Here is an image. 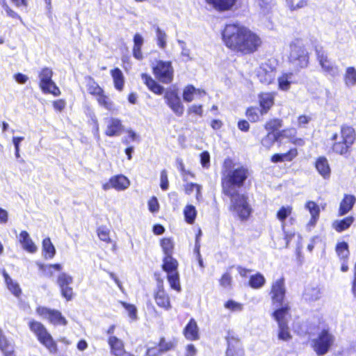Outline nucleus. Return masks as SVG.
I'll return each instance as SVG.
<instances>
[{"label": "nucleus", "instance_id": "25", "mask_svg": "<svg viewBox=\"0 0 356 356\" xmlns=\"http://www.w3.org/2000/svg\"><path fill=\"white\" fill-rule=\"evenodd\" d=\"M205 95V92L200 89L195 88L192 85H188L184 88L183 99L186 102H191L195 96L202 97Z\"/></svg>", "mask_w": 356, "mask_h": 356}, {"label": "nucleus", "instance_id": "50", "mask_svg": "<svg viewBox=\"0 0 356 356\" xmlns=\"http://www.w3.org/2000/svg\"><path fill=\"white\" fill-rule=\"evenodd\" d=\"M156 36L157 40V45L162 49H164L166 47V40L167 35L161 30L159 27L156 28Z\"/></svg>", "mask_w": 356, "mask_h": 356}, {"label": "nucleus", "instance_id": "55", "mask_svg": "<svg viewBox=\"0 0 356 356\" xmlns=\"http://www.w3.org/2000/svg\"><path fill=\"white\" fill-rule=\"evenodd\" d=\"M286 4L291 11H294L307 6V1L299 0L296 3H294L293 0H287Z\"/></svg>", "mask_w": 356, "mask_h": 356}, {"label": "nucleus", "instance_id": "33", "mask_svg": "<svg viewBox=\"0 0 356 356\" xmlns=\"http://www.w3.org/2000/svg\"><path fill=\"white\" fill-rule=\"evenodd\" d=\"M343 82L345 86L351 88L356 86V68L354 67H348L343 74Z\"/></svg>", "mask_w": 356, "mask_h": 356}, {"label": "nucleus", "instance_id": "51", "mask_svg": "<svg viewBox=\"0 0 356 356\" xmlns=\"http://www.w3.org/2000/svg\"><path fill=\"white\" fill-rule=\"evenodd\" d=\"M99 238L107 243H111L110 230L105 226L99 227L97 230Z\"/></svg>", "mask_w": 356, "mask_h": 356}, {"label": "nucleus", "instance_id": "20", "mask_svg": "<svg viewBox=\"0 0 356 356\" xmlns=\"http://www.w3.org/2000/svg\"><path fill=\"white\" fill-rule=\"evenodd\" d=\"M156 304L165 310H170L172 308L169 295L165 291L163 284H159L154 293Z\"/></svg>", "mask_w": 356, "mask_h": 356}, {"label": "nucleus", "instance_id": "54", "mask_svg": "<svg viewBox=\"0 0 356 356\" xmlns=\"http://www.w3.org/2000/svg\"><path fill=\"white\" fill-rule=\"evenodd\" d=\"M121 305L126 309L131 320L135 321L137 319V308L135 305L127 303L125 302H120Z\"/></svg>", "mask_w": 356, "mask_h": 356}, {"label": "nucleus", "instance_id": "48", "mask_svg": "<svg viewBox=\"0 0 356 356\" xmlns=\"http://www.w3.org/2000/svg\"><path fill=\"white\" fill-rule=\"evenodd\" d=\"M278 339L282 341H287L291 339L288 323L278 325Z\"/></svg>", "mask_w": 356, "mask_h": 356}, {"label": "nucleus", "instance_id": "44", "mask_svg": "<svg viewBox=\"0 0 356 356\" xmlns=\"http://www.w3.org/2000/svg\"><path fill=\"white\" fill-rule=\"evenodd\" d=\"M185 220L188 224H193L197 216V210L193 205L188 204L184 209Z\"/></svg>", "mask_w": 356, "mask_h": 356}, {"label": "nucleus", "instance_id": "61", "mask_svg": "<svg viewBox=\"0 0 356 356\" xmlns=\"http://www.w3.org/2000/svg\"><path fill=\"white\" fill-rule=\"evenodd\" d=\"M160 186L163 191H166L168 188V173L165 170H163L161 172L160 177Z\"/></svg>", "mask_w": 356, "mask_h": 356}, {"label": "nucleus", "instance_id": "13", "mask_svg": "<svg viewBox=\"0 0 356 356\" xmlns=\"http://www.w3.org/2000/svg\"><path fill=\"white\" fill-rule=\"evenodd\" d=\"M317 59L323 72L327 75L334 77L339 74L338 67L330 60L323 49H316Z\"/></svg>", "mask_w": 356, "mask_h": 356}, {"label": "nucleus", "instance_id": "42", "mask_svg": "<svg viewBox=\"0 0 356 356\" xmlns=\"http://www.w3.org/2000/svg\"><path fill=\"white\" fill-rule=\"evenodd\" d=\"M297 150L296 149H291L285 154H275L271 157V161L273 163H277L280 161H291L293 158L297 156Z\"/></svg>", "mask_w": 356, "mask_h": 356}, {"label": "nucleus", "instance_id": "14", "mask_svg": "<svg viewBox=\"0 0 356 356\" xmlns=\"http://www.w3.org/2000/svg\"><path fill=\"white\" fill-rule=\"evenodd\" d=\"M257 74L261 83L269 85L275 80L276 75L275 67L270 61L261 63L257 71Z\"/></svg>", "mask_w": 356, "mask_h": 356}, {"label": "nucleus", "instance_id": "7", "mask_svg": "<svg viewBox=\"0 0 356 356\" xmlns=\"http://www.w3.org/2000/svg\"><path fill=\"white\" fill-rule=\"evenodd\" d=\"M53 71L50 67H44L38 72L39 86L43 93L51 94L55 97L60 95V89L52 80Z\"/></svg>", "mask_w": 356, "mask_h": 356}, {"label": "nucleus", "instance_id": "11", "mask_svg": "<svg viewBox=\"0 0 356 356\" xmlns=\"http://www.w3.org/2000/svg\"><path fill=\"white\" fill-rule=\"evenodd\" d=\"M270 294L273 306L278 307L284 302L286 287L283 277H280L272 283Z\"/></svg>", "mask_w": 356, "mask_h": 356}, {"label": "nucleus", "instance_id": "24", "mask_svg": "<svg viewBox=\"0 0 356 356\" xmlns=\"http://www.w3.org/2000/svg\"><path fill=\"white\" fill-rule=\"evenodd\" d=\"M111 353L115 356H123L125 354L124 343L122 340L115 336H111L108 339Z\"/></svg>", "mask_w": 356, "mask_h": 356}, {"label": "nucleus", "instance_id": "36", "mask_svg": "<svg viewBox=\"0 0 356 356\" xmlns=\"http://www.w3.org/2000/svg\"><path fill=\"white\" fill-rule=\"evenodd\" d=\"M111 74L113 79L115 88L119 91L122 90L124 84L122 72L119 68H115L111 71Z\"/></svg>", "mask_w": 356, "mask_h": 356}, {"label": "nucleus", "instance_id": "1", "mask_svg": "<svg viewBox=\"0 0 356 356\" xmlns=\"http://www.w3.org/2000/svg\"><path fill=\"white\" fill-rule=\"evenodd\" d=\"M222 40L229 49L242 55L254 53L261 44V40L257 33L238 23L225 26Z\"/></svg>", "mask_w": 356, "mask_h": 356}, {"label": "nucleus", "instance_id": "8", "mask_svg": "<svg viewBox=\"0 0 356 356\" xmlns=\"http://www.w3.org/2000/svg\"><path fill=\"white\" fill-rule=\"evenodd\" d=\"M30 330L36 335L38 341L51 353L57 350L56 344L45 327L40 322L31 321L29 323Z\"/></svg>", "mask_w": 356, "mask_h": 356}, {"label": "nucleus", "instance_id": "10", "mask_svg": "<svg viewBox=\"0 0 356 356\" xmlns=\"http://www.w3.org/2000/svg\"><path fill=\"white\" fill-rule=\"evenodd\" d=\"M36 313L41 318L47 319L49 323L55 325H66L67 323L65 318L58 310L39 306L36 309Z\"/></svg>", "mask_w": 356, "mask_h": 356}, {"label": "nucleus", "instance_id": "5", "mask_svg": "<svg viewBox=\"0 0 356 356\" xmlns=\"http://www.w3.org/2000/svg\"><path fill=\"white\" fill-rule=\"evenodd\" d=\"M334 141L332 150L339 154H346L355 140V130L349 126H342L339 134H334L332 138Z\"/></svg>", "mask_w": 356, "mask_h": 356}, {"label": "nucleus", "instance_id": "28", "mask_svg": "<svg viewBox=\"0 0 356 356\" xmlns=\"http://www.w3.org/2000/svg\"><path fill=\"white\" fill-rule=\"evenodd\" d=\"M305 208L309 211L311 215V219L308 222V225L313 227L316 224L319 218L320 208L318 205L313 201H308L305 204Z\"/></svg>", "mask_w": 356, "mask_h": 356}, {"label": "nucleus", "instance_id": "52", "mask_svg": "<svg viewBox=\"0 0 356 356\" xmlns=\"http://www.w3.org/2000/svg\"><path fill=\"white\" fill-rule=\"evenodd\" d=\"M246 115L249 120L253 122L259 121L262 115L260 113V109L255 107L249 108L246 111Z\"/></svg>", "mask_w": 356, "mask_h": 356}, {"label": "nucleus", "instance_id": "22", "mask_svg": "<svg viewBox=\"0 0 356 356\" xmlns=\"http://www.w3.org/2000/svg\"><path fill=\"white\" fill-rule=\"evenodd\" d=\"M19 241L23 249L29 253H35L38 250L37 245L31 238L26 231H22L19 235Z\"/></svg>", "mask_w": 356, "mask_h": 356}, {"label": "nucleus", "instance_id": "35", "mask_svg": "<svg viewBox=\"0 0 356 356\" xmlns=\"http://www.w3.org/2000/svg\"><path fill=\"white\" fill-rule=\"evenodd\" d=\"M163 270L166 272L167 275L174 271H178V262L172 255L165 256L163 259Z\"/></svg>", "mask_w": 356, "mask_h": 356}, {"label": "nucleus", "instance_id": "63", "mask_svg": "<svg viewBox=\"0 0 356 356\" xmlns=\"http://www.w3.org/2000/svg\"><path fill=\"white\" fill-rule=\"evenodd\" d=\"M159 346L161 353H163L172 349L174 346V343L171 341H166L165 339H162L160 341Z\"/></svg>", "mask_w": 356, "mask_h": 356}, {"label": "nucleus", "instance_id": "29", "mask_svg": "<svg viewBox=\"0 0 356 356\" xmlns=\"http://www.w3.org/2000/svg\"><path fill=\"white\" fill-rule=\"evenodd\" d=\"M0 350L4 356H15L14 346L3 334L0 330Z\"/></svg>", "mask_w": 356, "mask_h": 356}, {"label": "nucleus", "instance_id": "21", "mask_svg": "<svg viewBox=\"0 0 356 356\" xmlns=\"http://www.w3.org/2000/svg\"><path fill=\"white\" fill-rule=\"evenodd\" d=\"M207 3L219 12L231 10L237 0H205Z\"/></svg>", "mask_w": 356, "mask_h": 356}, {"label": "nucleus", "instance_id": "46", "mask_svg": "<svg viewBox=\"0 0 356 356\" xmlns=\"http://www.w3.org/2000/svg\"><path fill=\"white\" fill-rule=\"evenodd\" d=\"M278 138V134L275 132L268 134L261 140V145L267 149H269Z\"/></svg>", "mask_w": 356, "mask_h": 356}, {"label": "nucleus", "instance_id": "60", "mask_svg": "<svg viewBox=\"0 0 356 356\" xmlns=\"http://www.w3.org/2000/svg\"><path fill=\"white\" fill-rule=\"evenodd\" d=\"M148 209L151 213H156L159 211L160 206L157 198L154 196L152 197L148 201Z\"/></svg>", "mask_w": 356, "mask_h": 356}, {"label": "nucleus", "instance_id": "4", "mask_svg": "<svg viewBox=\"0 0 356 356\" xmlns=\"http://www.w3.org/2000/svg\"><path fill=\"white\" fill-rule=\"evenodd\" d=\"M309 60V53L305 49L302 40H294L290 44L289 62L295 71L308 66Z\"/></svg>", "mask_w": 356, "mask_h": 356}, {"label": "nucleus", "instance_id": "53", "mask_svg": "<svg viewBox=\"0 0 356 356\" xmlns=\"http://www.w3.org/2000/svg\"><path fill=\"white\" fill-rule=\"evenodd\" d=\"M282 127V121L279 119H272L265 124V129L269 132H275Z\"/></svg>", "mask_w": 356, "mask_h": 356}, {"label": "nucleus", "instance_id": "59", "mask_svg": "<svg viewBox=\"0 0 356 356\" xmlns=\"http://www.w3.org/2000/svg\"><path fill=\"white\" fill-rule=\"evenodd\" d=\"M225 307L232 312H240L243 309V305L229 300L225 302Z\"/></svg>", "mask_w": 356, "mask_h": 356}, {"label": "nucleus", "instance_id": "34", "mask_svg": "<svg viewBox=\"0 0 356 356\" xmlns=\"http://www.w3.org/2000/svg\"><path fill=\"white\" fill-rule=\"evenodd\" d=\"M321 290L318 286H308L305 288L303 298L305 300L313 302L318 300L321 297Z\"/></svg>", "mask_w": 356, "mask_h": 356}, {"label": "nucleus", "instance_id": "17", "mask_svg": "<svg viewBox=\"0 0 356 356\" xmlns=\"http://www.w3.org/2000/svg\"><path fill=\"white\" fill-rule=\"evenodd\" d=\"M106 124L105 134L109 137L120 136L123 130V125L120 119L116 118H104Z\"/></svg>", "mask_w": 356, "mask_h": 356}, {"label": "nucleus", "instance_id": "56", "mask_svg": "<svg viewBox=\"0 0 356 356\" xmlns=\"http://www.w3.org/2000/svg\"><path fill=\"white\" fill-rule=\"evenodd\" d=\"M161 245L165 256L171 255L173 250V243L170 238H163Z\"/></svg>", "mask_w": 356, "mask_h": 356}, {"label": "nucleus", "instance_id": "30", "mask_svg": "<svg viewBox=\"0 0 356 356\" xmlns=\"http://www.w3.org/2000/svg\"><path fill=\"white\" fill-rule=\"evenodd\" d=\"M356 198L354 195H346L340 203L339 215L343 216L350 211L355 204Z\"/></svg>", "mask_w": 356, "mask_h": 356}, {"label": "nucleus", "instance_id": "62", "mask_svg": "<svg viewBox=\"0 0 356 356\" xmlns=\"http://www.w3.org/2000/svg\"><path fill=\"white\" fill-rule=\"evenodd\" d=\"M177 42L180 48L181 49V56L186 58L187 60H190L191 58L190 56L191 51L188 48H187L186 42L180 40H179Z\"/></svg>", "mask_w": 356, "mask_h": 356}, {"label": "nucleus", "instance_id": "41", "mask_svg": "<svg viewBox=\"0 0 356 356\" xmlns=\"http://www.w3.org/2000/svg\"><path fill=\"white\" fill-rule=\"evenodd\" d=\"M335 251L340 261L348 260L350 252L348 245L346 242L338 243L336 245Z\"/></svg>", "mask_w": 356, "mask_h": 356}, {"label": "nucleus", "instance_id": "23", "mask_svg": "<svg viewBox=\"0 0 356 356\" xmlns=\"http://www.w3.org/2000/svg\"><path fill=\"white\" fill-rule=\"evenodd\" d=\"M277 307L278 308L273 313V318L278 325L288 323L287 316L290 309L289 304L283 302L282 305Z\"/></svg>", "mask_w": 356, "mask_h": 356}, {"label": "nucleus", "instance_id": "15", "mask_svg": "<svg viewBox=\"0 0 356 356\" xmlns=\"http://www.w3.org/2000/svg\"><path fill=\"white\" fill-rule=\"evenodd\" d=\"M129 186V179L122 175H118L111 177L108 182L102 185V188L104 191L114 188L116 191H122L128 188Z\"/></svg>", "mask_w": 356, "mask_h": 356}, {"label": "nucleus", "instance_id": "26", "mask_svg": "<svg viewBox=\"0 0 356 356\" xmlns=\"http://www.w3.org/2000/svg\"><path fill=\"white\" fill-rule=\"evenodd\" d=\"M294 75L291 72H284L277 79L278 88L282 91H287L290 89L291 85L293 83Z\"/></svg>", "mask_w": 356, "mask_h": 356}, {"label": "nucleus", "instance_id": "9", "mask_svg": "<svg viewBox=\"0 0 356 356\" xmlns=\"http://www.w3.org/2000/svg\"><path fill=\"white\" fill-rule=\"evenodd\" d=\"M153 72L156 79L163 83H170L173 79L174 70L170 61H158Z\"/></svg>", "mask_w": 356, "mask_h": 356}, {"label": "nucleus", "instance_id": "19", "mask_svg": "<svg viewBox=\"0 0 356 356\" xmlns=\"http://www.w3.org/2000/svg\"><path fill=\"white\" fill-rule=\"evenodd\" d=\"M276 93L274 92H263L259 94L258 99L261 115L266 114L274 105Z\"/></svg>", "mask_w": 356, "mask_h": 356}, {"label": "nucleus", "instance_id": "45", "mask_svg": "<svg viewBox=\"0 0 356 356\" xmlns=\"http://www.w3.org/2000/svg\"><path fill=\"white\" fill-rule=\"evenodd\" d=\"M266 282V279L261 273H257L252 275L249 280L250 286L253 289H259L262 287Z\"/></svg>", "mask_w": 356, "mask_h": 356}, {"label": "nucleus", "instance_id": "58", "mask_svg": "<svg viewBox=\"0 0 356 356\" xmlns=\"http://www.w3.org/2000/svg\"><path fill=\"white\" fill-rule=\"evenodd\" d=\"M292 208L291 207H282L277 213V218L282 222L291 213Z\"/></svg>", "mask_w": 356, "mask_h": 356}, {"label": "nucleus", "instance_id": "2", "mask_svg": "<svg viewBox=\"0 0 356 356\" xmlns=\"http://www.w3.org/2000/svg\"><path fill=\"white\" fill-rule=\"evenodd\" d=\"M250 175L249 170L243 165L225 166L222 171L221 184L224 194H231L242 187Z\"/></svg>", "mask_w": 356, "mask_h": 356}, {"label": "nucleus", "instance_id": "40", "mask_svg": "<svg viewBox=\"0 0 356 356\" xmlns=\"http://www.w3.org/2000/svg\"><path fill=\"white\" fill-rule=\"evenodd\" d=\"M42 252L45 259H52L56 254V249L49 238L42 241Z\"/></svg>", "mask_w": 356, "mask_h": 356}, {"label": "nucleus", "instance_id": "12", "mask_svg": "<svg viewBox=\"0 0 356 356\" xmlns=\"http://www.w3.org/2000/svg\"><path fill=\"white\" fill-rule=\"evenodd\" d=\"M74 279L70 274L63 272L58 275L57 284L58 285L61 296L69 301L73 298V289L70 285L73 283Z\"/></svg>", "mask_w": 356, "mask_h": 356}, {"label": "nucleus", "instance_id": "6", "mask_svg": "<svg viewBox=\"0 0 356 356\" xmlns=\"http://www.w3.org/2000/svg\"><path fill=\"white\" fill-rule=\"evenodd\" d=\"M334 341L335 337L334 334L329 329L324 328L315 339H312V346L318 356H323L328 353Z\"/></svg>", "mask_w": 356, "mask_h": 356}, {"label": "nucleus", "instance_id": "38", "mask_svg": "<svg viewBox=\"0 0 356 356\" xmlns=\"http://www.w3.org/2000/svg\"><path fill=\"white\" fill-rule=\"evenodd\" d=\"M354 218L352 216L345 218L342 220H335L332 223L333 228L338 232H341L347 229L353 222Z\"/></svg>", "mask_w": 356, "mask_h": 356}, {"label": "nucleus", "instance_id": "57", "mask_svg": "<svg viewBox=\"0 0 356 356\" xmlns=\"http://www.w3.org/2000/svg\"><path fill=\"white\" fill-rule=\"evenodd\" d=\"M259 6L261 9V13L264 15L269 13L273 7V0H259Z\"/></svg>", "mask_w": 356, "mask_h": 356}, {"label": "nucleus", "instance_id": "47", "mask_svg": "<svg viewBox=\"0 0 356 356\" xmlns=\"http://www.w3.org/2000/svg\"><path fill=\"white\" fill-rule=\"evenodd\" d=\"M87 89L90 94L97 97L104 92L103 89L94 79L89 78L87 82Z\"/></svg>", "mask_w": 356, "mask_h": 356}, {"label": "nucleus", "instance_id": "49", "mask_svg": "<svg viewBox=\"0 0 356 356\" xmlns=\"http://www.w3.org/2000/svg\"><path fill=\"white\" fill-rule=\"evenodd\" d=\"M39 268L44 271V273L48 276L53 275V270L60 271L62 270V265L59 264H49V265H44V264H38Z\"/></svg>", "mask_w": 356, "mask_h": 356}, {"label": "nucleus", "instance_id": "27", "mask_svg": "<svg viewBox=\"0 0 356 356\" xmlns=\"http://www.w3.org/2000/svg\"><path fill=\"white\" fill-rule=\"evenodd\" d=\"M316 169L318 173L325 179L330 175V168L327 159L324 156H320L316 161Z\"/></svg>", "mask_w": 356, "mask_h": 356}, {"label": "nucleus", "instance_id": "18", "mask_svg": "<svg viewBox=\"0 0 356 356\" xmlns=\"http://www.w3.org/2000/svg\"><path fill=\"white\" fill-rule=\"evenodd\" d=\"M227 341L228 346L227 356H244L241 343L233 333H228Z\"/></svg>", "mask_w": 356, "mask_h": 356}, {"label": "nucleus", "instance_id": "32", "mask_svg": "<svg viewBox=\"0 0 356 356\" xmlns=\"http://www.w3.org/2000/svg\"><path fill=\"white\" fill-rule=\"evenodd\" d=\"M141 78L144 83L154 93L161 95L163 92V88L157 83L150 76L147 74H142Z\"/></svg>", "mask_w": 356, "mask_h": 356}, {"label": "nucleus", "instance_id": "64", "mask_svg": "<svg viewBox=\"0 0 356 356\" xmlns=\"http://www.w3.org/2000/svg\"><path fill=\"white\" fill-rule=\"evenodd\" d=\"M200 161L203 168H207L209 166L210 154L208 152L204 151L200 154Z\"/></svg>", "mask_w": 356, "mask_h": 356}, {"label": "nucleus", "instance_id": "43", "mask_svg": "<svg viewBox=\"0 0 356 356\" xmlns=\"http://www.w3.org/2000/svg\"><path fill=\"white\" fill-rule=\"evenodd\" d=\"M96 99L99 104L103 106L106 110L111 112H114L116 111L113 102L107 96L104 95V92L99 94L98 96H97Z\"/></svg>", "mask_w": 356, "mask_h": 356}, {"label": "nucleus", "instance_id": "37", "mask_svg": "<svg viewBox=\"0 0 356 356\" xmlns=\"http://www.w3.org/2000/svg\"><path fill=\"white\" fill-rule=\"evenodd\" d=\"M5 282L6 283L8 290L16 297H19L22 293L21 289L19 284L13 281L6 272L3 273Z\"/></svg>", "mask_w": 356, "mask_h": 356}, {"label": "nucleus", "instance_id": "31", "mask_svg": "<svg viewBox=\"0 0 356 356\" xmlns=\"http://www.w3.org/2000/svg\"><path fill=\"white\" fill-rule=\"evenodd\" d=\"M198 327L196 321L191 318L184 328V335L189 340H196L199 337Z\"/></svg>", "mask_w": 356, "mask_h": 356}, {"label": "nucleus", "instance_id": "16", "mask_svg": "<svg viewBox=\"0 0 356 356\" xmlns=\"http://www.w3.org/2000/svg\"><path fill=\"white\" fill-rule=\"evenodd\" d=\"M164 99L168 106L177 116L183 115L184 107L179 97L175 91H166L164 95Z\"/></svg>", "mask_w": 356, "mask_h": 356}, {"label": "nucleus", "instance_id": "3", "mask_svg": "<svg viewBox=\"0 0 356 356\" xmlns=\"http://www.w3.org/2000/svg\"><path fill=\"white\" fill-rule=\"evenodd\" d=\"M230 199L229 210L233 215L241 220H247L252 212V209L249 203L248 197L245 194L238 191L225 194Z\"/></svg>", "mask_w": 356, "mask_h": 356}, {"label": "nucleus", "instance_id": "39", "mask_svg": "<svg viewBox=\"0 0 356 356\" xmlns=\"http://www.w3.org/2000/svg\"><path fill=\"white\" fill-rule=\"evenodd\" d=\"M167 280L170 286V288L177 292L181 291L179 274L178 271H174L167 275Z\"/></svg>", "mask_w": 356, "mask_h": 356}]
</instances>
